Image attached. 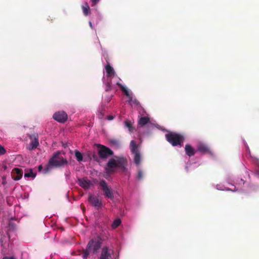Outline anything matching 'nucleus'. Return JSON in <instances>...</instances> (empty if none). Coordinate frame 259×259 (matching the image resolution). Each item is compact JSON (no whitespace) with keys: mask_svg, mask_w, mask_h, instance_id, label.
<instances>
[{"mask_svg":"<svg viewBox=\"0 0 259 259\" xmlns=\"http://www.w3.org/2000/svg\"><path fill=\"white\" fill-rule=\"evenodd\" d=\"M102 244V240L100 237L98 236L95 239H92L88 242L85 249L79 251L78 255H80L83 259H87L91 251L93 254L97 252L101 248Z\"/></svg>","mask_w":259,"mask_h":259,"instance_id":"1","label":"nucleus"},{"mask_svg":"<svg viewBox=\"0 0 259 259\" xmlns=\"http://www.w3.org/2000/svg\"><path fill=\"white\" fill-rule=\"evenodd\" d=\"M6 151L2 146L0 145V155H3L6 153Z\"/></svg>","mask_w":259,"mask_h":259,"instance_id":"27","label":"nucleus"},{"mask_svg":"<svg viewBox=\"0 0 259 259\" xmlns=\"http://www.w3.org/2000/svg\"><path fill=\"white\" fill-rule=\"evenodd\" d=\"M121 223V221L120 219H117L115 220L112 224V228L113 229L116 228L120 225Z\"/></svg>","mask_w":259,"mask_h":259,"instance_id":"24","label":"nucleus"},{"mask_svg":"<svg viewBox=\"0 0 259 259\" xmlns=\"http://www.w3.org/2000/svg\"><path fill=\"white\" fill-rule=\"evenodd\" d=\"M29 137L31 141L29 146L27 147V149L29 151H31L37 148L39 145V142L38 137H36L35 135H31Z\"/></svg>","mask_w":259,"mask_h":259,"instance_id":"12","label":"nucleus"},{"mask_svg":"<svg viewBox=\"0 0 259 259\" xmlns=\"http://www.w3.org/2000/svg\"><path fill=\"white\" fill-rule=\"evenodd\" d=\"M75 156L77 160L79 162L81 161L83 159V156L82 154L78 151H75Z\"/></svg>","mask_w":259,"mask_h":259,"instance_id":"23","label":"nucleus"},{"mask_svg":"<svg viewBox=\"0 0 259 259\" xmlns=\"http://www.w3.org/2000/svg\"><path fill=\"white\" fill-rule=\"evenodd\" d=\"M2 179H3L2 184L5 185L6 184V177L5 176L3 177Z\"/></svg>","mask_w":259,"mask_h":259,"instance_id":"31","label":"nucleus"},{"mask_svg":"<svg viewBox=\"0 0 259 259\" xmlns=\"http://www.w3.org/2000/svg\"><path fill=\"white\" fill-rule=\"evenodd\" d=\"M3 259H16V258L13 256H5L3 258Z\"/></svg>","mask_w":259,"mask_h":259,"instance_id":"30","label":"nucleus"},{"mask_svg":"<svg viewBox=\"0 0 259 259\" xmlns=\"http://www.w3.org/2000/svg\"><path fill=\"white\" fill-rule=\"evenodd\" d=\"M125 126L128 128V130L131 132H133L134 130V128L133 126L132 123L130 120H126L124 122Z\"/></svg>","mask_w":259,"mask_h":259,"instance_id":"22","label":"nucleus"},{"mask_svg":"<svg viewBox=\"0 0 259 259\" xmlns=\"http://www.w3.org/2000/svg\"><path fill=\"white\" fill-rule=\"evenodd\" d=\"M113 251L105 246L101 248L99 259H111Z\"/></svg>","mask_w":259,"mask_h":259,"instance_id":"8","label":"nucleus"},{"mask_svg":"<svg viewBox=\"0 0 259 259\" xmlns=\"http://www.w3.org/2000/svg\"><path fill=\"white\" fill-rule=\"evenodd\" d=\"M116 167H117L116 159L111 158L107 162L105 169L107 173H112L114 172V168Z\"/></svg>","mask_w":259,"mask_h":259,"instance_id":"10","label":"nucleus"},{"mask_svg":"<svg viewBox=\"0 0 259 259\" xmlns=\"http://www.w3.org/2000/svg\"><path fill=\"white\" fill-rule=\"evenodd\" d=\"M38 169L39 171H41L42 169V166L41 165H39Z\"/></svg>","mask_w":259,"mask_h":259,"instance_id":"33","label":"nucleus"},{"mask_svg":"<svg viewBox=\"0 0 259 259\" xmlns=\"http://www.w3.org/2000/svg\"><path fill=\"white\" fill-rule=\"evenodd\" d=\"M99 185L104 192L105 196L111 199H113L114 197L113 192L109 187L106 182L104 180H102L100 181Z\"/></svg>","mask_w":259,"mask_h":259,"instance_id":"5","label":"nucleus"},{"mask_svg":"<svg viewBox=\"0 0 259 259\" xmlns=\"http://www.w3.org/2000/svg\"><path fill=\"white\" fill-rule=\"evenodd\" d=\"M113 118H114V117H113V116H112V115H109V116H107V119L108 120H111L113 119Z\"/></svg>","mask_w":259,"mask_h":259,"instance_id":"32","label":"nucleus"},{"mask_svg":"<svg viewBox=\"0 0 259 259\" xmlns=\"http://www.w3.org/2000/svg\"><path fill=\"white\" fill-rule=\"evenodd\" d=\"M81 9L82 11V13L85 16H88L90 14H91V9L89 4L85 2L82 6Z\"/></svg>","mask_w":259,"mask_h":259,"instance_id":"16","label":"nucleus"},{"mask_svg":"<svg viewBox=\"0 0 259 259\" xmlns=\"http://www.w3.org/2000/svg\"><path fill=\"white\" fill-rule=\"evenodd\" d=\"M117 167L121 169L122 172H126L127 171V160L123 157H116Z\"/></svg>","mask_w":259,"mask_h":259,"instance_id":"6","label":"nucleus"},{"mask_svg":"<svg viewBox=\"0 0 259 259\" xmlns=\"http://www.w3.org/2000/svg\"><path fill=\"white\" fill-rule=\"evenodd\" d=\"M166 140L173 146H182L184 141L183 135L175 133H169L165 135Z\"/></svg>","mask_w":259,"mask_h":259,"instance_id":"3","label":"nucleus"},{"mask_svg":"<svg viewBox=\"0 0 259 259\" xmlns=\"http://www.w3.org/2000/svg\"><path fill=\"white\" fill-rule=\"evenodd\" d=\"M111 80H110V81L107 82V83H105V91L109 92L112 90V87H111Z\"/></svg>","mask_w":259,"mask_h":259,"instance_id":"25","label":"nucleus"},{"mask_svg":"<svg viewBox=\"0 0 259 259\" xmlns=\"http://www.w3.org/2000/svg\"><path fill=\"white\" fill-rule=\"evenodd\" d=\"M89 25H90V26L93 28V25H92V23L91 22H89Z\"/></svg>","mask_w":259,"mask_h":259,"instance_id":"34","label":"nucleus"},{"mask_svg":"<svg viewBox=\"0 0 259 259\" xmlns=\"http://www.w3.org/2000/svg\"><path fill=\"white\" fill-rule=\"evenodd\" d=\"M92 158L93 160L96 161H99V157L96 154H93L92 156Z\"/></svg>","mask_w":259,"mask_h":259,"instance_id":"29","label":"nucleus"},{"mask_svg":"<svg viewBox=\"0 0 259 259\" xmlns=\"http://www.w3.org/2000/svg\"><path fill=\"white\" fill-rule=\"evenodd\" d=\"M150 122V118L147 116L141 117L138 121V124L142 127Z\"/></svg>","mask_w":259,"mask_h":259,"instance_id":"19","label":"nucleus"},{"mask_svg":"<svg viewBox=\"0 0 259 259\" xmlns=\"http://www.w3.org/2000/svg\"><path fill=\"white\" fill-rule=\"evenodd\" d=\"M100 0H91L92 3V6L93 7L96 5L100 2Z\"/></svg>","mask_w":259,"mask_h":259,"instance_id":"28","label":"nucleus"},{"mask_svg":"<svg viewBox=\"0 0 259 259\" xmlns=\"http://www.w3.org/2000/svg\"><path fill=\"white\" fill-rule=\"evenodd\" d=\"M101 148L98 150V155L102 159L106 158L109 156L112 155L113 152L109 148L99 145Z\"/></svg>","mask_w":259,"mask_h":259,"instance_id":"7","label":"nucleus"},{"mask_svg":"<svg viewBox=\"0 0 259 259\" xmlns=\"http://www.w3.org/2000/svg\"><path fill=\"white\" fill-rule=\"evenodd\" d=\"M89 201L94 206L97 208H100L102 206V203L101 200L96 196L90 195L89 197Z\"/></svg>","mask_w":259,"mask_h":259,"instance_id":"13","label":"nucleus"},{"mask_svg":"<svg viewBox=\"0 0 259 259\" xmlns=\"http://www.w3.org/2000/svg\"><path fill=\"white\" fill-rule=\"evenodd\" d=\"M12 179L15 181L20 180L23 176V170L22 169L15 167L13 169L11 172Z\"/></svg>","mask_w":259,"mask_h":259,"instance_id":"11","label":"nucleus"},{"mask_svg":"<svg viewBox=\"0 0 259 259\" xmlns=\"http://www.w3.org/2000/svg\"><path fill=\"white\" fill-rule=\"evenodd\" d=\"M130 148L132 153L134 154V162L139 165L141 162V154L138 148V145L135 141L132 140L130 143Z\"/></svg>","mask_w":259,"mask_h":259,"instance_id":"4","label":"nucleus"},{"mask_svg":"<svg viewBox=\"0 0 259 259\" xmlns=\"http://www.w3.org/2000/svg\"><path fill=\"white\" fill-rule=\"evenodd\" d=\"M186 154L189 157L194 156L195 154V150L189 144H187L185 148Z\"/></svg>","mask_w":259,"mask_h":259,"instance_id":"15","label":"nucleus"},{"mask_svg":"<svg viewBox=\"0 0 259 259\" xmlns=\"http://www.w3.org/2000/svg\"><path fill=\"white\" fill-rule=\"evenodd\" d=\"M36 176V173H34L33 172V170L32 169H29L27 171H25L24 174L25 178H34Z\"/></svg>","mask_w":259,"mask_h":259,"instance_id":"20","label":"nucleus"},{"mask_svg":"<svg viewBox=\"0 0 259 259\" xmlns=\"http://www.w3.org/2000/svg\"><path fill=\"white\" fill-rule=\"evenodd\" d=\"M67 114L63 111L57 112L53 115V118L61 123L65 122L67 120Z\"/></svg>","mask_w":259,"mask_h":259,"instance_id":"9","label":"nucleus"},{"mask_svg":"<svg viewBox=\"0 0 259 259\" xmlns=\"http://www.w3.org/2000/svg\"><path fill=\"white\" fill-rule=\"evenodd\" d=\"M105 69L108 77H111L114 75L115 71L109 63L106 65Z\"/></svg>","mask_w":259,"mask_h":259,"instance_id":"18","label":"nucleus"},{"mask_svg":"<svg viewBox=\"0 0 259 259\" xmlns=\"http://www.w3.org/2000/svg\"><path fill=\"white\" fill-rule=\"evenodd\" d=\"M117 85L119 87V88L121 89V90L122 91L123 93H124L125 96L127 97H130V95L127 89L123 87L121 83L117 82Z\"/></svg>","mask_w":259,"mask_h":259,"instance_id":"21","label":"nucleus"},{"mask_svg":"<svg viewBox=\"0 0 259 259\" xmlns=\"http://www.w3.org/2000/svg\"><path fill=\"white\" fill-rule=\"evenodd\" d=\"M198 151L203 154L210 152L209 148L203 144H200L198 145Z\"/></svg>","mask_w":259,"mask_h":259,"instance_id":"17","label":"nucleus"},{"mask_svg":"<svg viewBox=\"0 0 259 259\" xmlns=\"http://www.w3.org/2000/svg\"><path fill=\"white\" fill-rule=\"evenodd\" d=\"M3 167H4V168L5 169H6V168H7V166H6V165H4V166H3Z\"/></svg>","mask_w":259,"mask_h":259,"instance_id":"35","label":"nucleus"},{"mask_svg":"<svg viewBox=\"0 0 259 259\" xmlns=\"http://www.w3.org/2000/svg\"><path fill=\"white\" fill-rule=\"evenodd\" d=\"M67 164L68 161L62 157L61 152L57 151L54 153L52 157L49 159L46 170L48 171L52 167H61Z\"/></svg>","mask_w":259,"mask_h":259,"instance_id":"2","label":"nucleus"},{"mask_svg":"<svg viewBox=\"0 0 259 259\" xmlns=\"http://www.w3.org/2000/svg\"><path fill=\"white\" fill-rule=\"evenodd\" d=\"M143 177V173L141 170H139L137 175V179L139 180H141Z\"/></svg>","mask_w":259,"mask_h":259,"instance_id":"26","label":"nucleus"},{"mask_svg":"<svg viewBox=\"0 0 259 259\" xmlns=\"http://www.w3.org/2000/svg\"><path fill=\"white\" fill-rule=\"evenodd\" d=\"M78 184L80 187L85 189L89 188L92 185L91 182L85 179H78Z\"/></svg>","mask_w":259,"mask_h":259,"instance_id":"14","label":"nucleus"}]
</instances>
